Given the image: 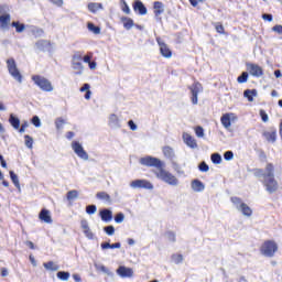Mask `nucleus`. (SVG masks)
I'll return each instance as SVG.
<instances>
[{"instance_id":"f257e3e1","label":"nucleus","mask_w":282,"mask_h":282,"mask_svg":"<svg viewBox=\"0 0 282 282\" xmlns=\"http://www.w3.org/2000/svg\"><path fill=\"white\" fill-rule=\"evenodd\" d=\"M258 173L263 177V185L265 191H268L270 194L276 193L279 191V182L276 178H274V165L268 163L264 172L263 170H258Z\"/></svg>"},{"instance_id":"f03ea898","label":"nucleus","mask_w":282,"mask_h":282,"mask_svg":"<svg viewBox=\"0 0 282 282\" xmlns=\"http://www.w3.org/2000/svg\"><path fill=\"white\" fill-rule=\"evenodd\" d=\"M153 173L158 180H161V182L169 184V186H180V180L176 178L173 173L166 171L164 166H161L159 170H154Z\"/></svg>"},{"instance_id":"7ed1b4c3","label":"nucleus","mask_w":282,"mask_h":282,"mask_svg":"<svg viewBox=\"0 0 282 282\" xmlns=\"http://www.w3.org/2000/svg\"><path fill=\"white\" fill-rule=\"evenodd\" d=\"M12 17L10 15V7L2 4L0 7V30L8 32L12 25Z\"/></svg>"},{"instance_id":"20e7f679","label":"nucleus","mask_w":282,"mask_h":282,"mask_svg":"<svg viewBox=\"0 0 282 282\" xmlns=\"http://www.w3.org/2000/svg\"><path fill=\"white\" fill-rule=\"evenodd\" d=\"M278 250L279 245L274 240H265L260 246V254H262V257H268L269 259H271V257H274Z\"/></svg>"},{"instance_id":"39448f33","label":"nucleus","mask_w":282,"mask_h":282,"mask_svg":"<svg viewBox=\"0 0 282 282\" xmlns=\"http://www.w3.org/2000/svg\"><path fill=\"white\" fill-rule=\"evenodd\" d=\"M231 202L235 208H237V210H239L243 217H252V208H250L248 204L243 203L240 198L237 197H232Z\"/></svg>"},{"instance_id":"423d86ee","label":"nucleus","mask_w":282,"mask_h":282,"mask_svg":"<svg viewBox=\"0 0 282 282\" xmlns=\"http://www.w3.org/2000/svg\"><path fill=\"white\" fill-rule=\"evenodd\" d=\"M238 121H239V117L235 112H226L220 118V122L224 129H226V131H230L232 124H235V122H238Z\"/></svg>"},{"instance_id":"0eeeda50","label":"nucleus","mask_w":282,"mask_h":282,"mask_svg":"<svg viewBox=\"0 0 282 282\" xmlns=\"http://www.w3.org/2000/svg\"><path fill=\"white\" fill-rule=\"evenodd\" d=\"M140 164H142L143 166H154V169H156V171H160V169H162V166H164V162L158 158H153V156H144L141 158L139 160Z\"/></svg>"},{"instance_id":"6e6552de","label":"nucleus","mask_w":282,"mask_h":282,"mask_svg":"<svg viewBox=\"0 0 282 282\" xmlns=\"http://www.w3.org/2000/svg\"><path fill=\"white\" fill-rule=\"evenodd\" d=\"M7 66H8L9 74H11L12 78L18 80V83H23V77L21 76V72L17 67V62L10 58L7 61Z\"/></svg>"},{"instance_id":"1a4fd4ad","label":"nucleus","mask_w":282,"mask_h":282,"mask_svg":"<svg viewBox=\"0 0 282 282\" xmlns=\"http://www.w3.org/2000/svg\"><path fill=\"white\" fill-rule=\"evenodd\" d=\"M33 82L42 91H54V86H52V83L44 77L41 76H33Z\"/></svg>"},{"instance_id":"9d476101","label":"nucleus","mask_w":282,"mask_h":282,"mask_svg":"<svg viewBox=\"0 0 282 282\" xmlns=\"http://www.w3.org/2000/svg\"><path fill=\"white\" fill-rule=\"evenodd\" d=\"M72 149H73L74 153H76V155H78L80 158V160H84L85 162H87V160H89V154H87V152L85 151V149L83 148L80 142L73 141Z\"/></svg>"},{"instance_id":"9b49d317","label":"nucleus","mask_w":282,"mask_h":282,"mask_svg":"<svg viewBox=\"0 0 282 282\" xmlns=\"http://www.w3.org/2000/svg\"><path fill=\"white\" fill-rule=\"evenodd\" d=\"M131 188H145L153 191V184L148 180H134L130 183Z\"/></svg>"},{"instance_id":"f8f14e48","label":"nucleus","mask_w":282,"mask_h":282,"mask_svg":"<svg viewBox=\"0 0 282 282\" xmlns=\"http://www.w3.org/2000/svg\"><path fill=\"white\" fill-rule=\"evenodd\" d=\"M247 72H249L250 76H254L256 78L263 76V68L258 64H247Z\"/></svg>"},{"instance_id":"ddd939ff","label":"nucleus","mask_w":282,"mask_h":282,"mask_svg":"<svg viewBox=\"0 0 282 282\" xmlns=\"http://www.w3.org/2000/svg\"><path fill=\"white\" fill-rule=\"evenodd\" d=\"M80 61H83V55L75 54L73 56V69H75L78 75L83 74V69H85V66H83V63Z\"/></svg>"},{"instance_id":"4468645a","label":"nucleus","mask_w":282,"mask_h":282,"mask_svg":"<svg viewBox=\"0 0 282 282\" xmlns=\"http://www.w3.org/2000/svg\"><path fill=\"white\" fill-rule=\"evenodd\" d=\"M117 274L119 276H121V279H130L131 276H133V269L124 267V265H120L117 269Z\"/></svg>"},{"instance_id":"2eb2a0df","label":"nucleus","mask_w":282,"mask_h":282,"mask_svg":"<svg viewBox=\"0 0 282 282\" xmlns=\"http://www.w3.org/2000/svg\"><path fill=\"white\" fill-rule=\"evenodd\" d=\"M156 41L159 43L160 53L162 54V56H164V58H171V56H173L171 48H169V46L164 42L160 41V39H158Z\"/></svg>"},{"instance_id":"dca6fc26","label":"nucleus","mask_w":282,"mask_h":282,"mask_svg":"<svg viewBox=\"0 0 282 282\" xmlns=\"http://www.w3.org/2000/svg\"><path fill=\"white\" fill-rule=\"evenodd\" d=\"M183 141L189 149H197V140H195L188 132L183 133Z\"/></svg>"},{"instance_id":"f3484780","label":"nucleus","mask_w":282,"mask_h":282,"mask_svg":"<svg viewBox=\"0 0 282 282\" xmlns=\"http://www.w3.org/2000/svg\"><path fill=\"white\" fill-rule=\"evenodd\" d=\"M40 221H44V224H52V214L47 209H42L39 214Z\"/></svg>"},{"instance_id":"a211bd4d","label":"nucleus","mask_w":282,"mask_h":282,"mask_svg":"<svg viewBox=\"0 0 282 282\" xmlns=\"http://www.w3.org/2000/svg\"><path fill=\"white\" fill-rule=\"evenodd\" d=\"M36 47L42 52H50L52 50V43L47 40H40L36 42Z\"/></svg>"},{"instance_id":"6ab92c4d","label":"nucleus","mask_w":282,"mask_h":282,"mask_svg":"<svg viewBox=\"0 0 282 282\" xmlns=\"http://www.w3.org/2000/svg\"><path fill=\"white\" fill-rule=\"evenodd\" d=\"M192 102L193 105H197V94L202 91V84L196 83L192 86Z\"/></svg>"},{"instance_id":"aec40b11","label":"nucleus","mask_w":282,"mask_h":282,"mask_svg":"<svg viewBox=\"0 0 282 282\" xmlns=\"http://www.w3.org/2000/svg\"><path fill=\"white\" fill-rule=\"evenodd\" d=\"M133 10L135 12H139V14H147V7H144V3H142V1L140 0H135L134 3H133Z\"/></svg>"},{"instance_id":"412c9836","label":"nucleus","mask_w":282,"mask_h":282,"mask_svg":"<svg viewBox=\"0 0 282 282\" xmlns=\"http://www.w3.org/2000/svg\"><path fill=\"white\" fill-rule=\"evenodd\" d=\"M154 14L156 17V19H160V17H162V14H164V3L156 1L154 2Z\"/></svg>"},{"instance_id":"4be33fe9","label":"nucleus","mask_w":282,"mask_h":282,"mask_svg":"<svg viewBox=\"0 0 282 282\" xmlns=\"http://www.w3.org/2000/svg\"><path fill=\"white\" fill-rule=\"evenodd\" d=\"M204 188H206V186L204 185V183H202V181L199 180L192 181V191H194L195 193H202Z\"/></svg>"},{"instance_id":"5701e85b","label":"nucleus","mask_w":282,"mask_h":282,"mask_svg":"<svg viewBox=\"0 0 282 282\" xmlns=\"http://www.w3.org/2000/svg\"><path fill=\"white\" fill-rule=\"evenodd\" d=\"M243 96L249 102H254V98L258 96L257 89H247L245 90Z\"/></svg>"},{"instance_id":"b1692460","label":"nucleus","mask_w":282,"mask_h":282,"mask_svg":"<svg viewBox=\"0 0 282 282\" xmlns=\"http://www.w3.org/2000/svg\"><path fill=\"white\" fill-rule=\"evenodd\" d=\"M164 158H167V160H173L175 158V150L171 147H164L162 149Z\"/></svg>"},{"instance_id":"393cba45","label":"nucleus","mask_w":282,"mask_h":282,"mask_svg":"<svg viewBox=\"0 0 282 282\" xmlns=\"http://www.w3.org/2000/svg\"><path fill=\"white\" fill-rule=\"evenodd\" d=\"M100 217L102 221H111L113 219V213L109 209H104L100 212Z\"/></svg>"},{"instance_id":"a878e982","label":"nucleus","mask_w":282,"mask_h":282,"mask_svg":"<svg viewBox=\"0 0 282 282\" xmlns=\"http://www.w3.org/2000/svg\"><path fill=\"white\" fill-rule=\"evenodd\" d=\"M95 268H96L97 272H102L107 276H113V272H111V270H109V268L105 267V264H95Z\"/></svg>"},{"instance_id":"bb28decb","label":"nucleus","mask_w":282,"mask_h":282,"mask_svg":"<svg viewBox=\"0 0 282 282\" xmlns=\"http://www.w3.org/2000/svg\"><path fill=\"white\" fill-rule=\"evenodd\" d=\"M263 135L265 138V140H268V142H276V130L273 131H265L263 132Z\"/></svg>"},{"instance_id":"cd10ccee","label":"nucleus","mask_w":282,"mask_h":282,"mask_svg":"<svg viewBox=\"0 0 282 282\" xmlns=\"http://www.w3.org/2000/svg\"><path fill=\"white\" fill-rule=\"evenodd\" d=\"M88 10L89 12H93V14H96L99 10H102V3H96V2H90L88 3Z\"/></svg>"},{"instance_id":"c85d7f7f","label":"nucleus","mask_w":282,"mask_h":282,"mask_svg":"<svg viewBox=\"0 0 282 282\" xmlns=\"http://www.w3.org/2000/svg\"><path fill=\"white\" fill-rule=\"evenodd\" d=\"M121 23H123V28L126 30H131V28H133V25H134L133 19L127 18V17L121 18Z\"/></svg>"},{"instance_id":"c756f323","label":"nucleus","mask_w":282,"mask_h":282,"mask_svg":"<svg viewBox=\"0 0 282 282\" xmlns=\"http://www.w3.org/2000/svg\"><path fill=\"white\" fill-rule=\"evenodd\" d=\"M11 28H15V32H18V34H21V32H25V24L19 21H13L11 23Z\"/></svg>"},{"instance_id":"7c9ffc66","label":"nucleus","mask_w":282,"mask_h":282,"mask_svg":"<svg viewBox=\"0 0 282 282\" xmlns=\"http://www.w3.org/2000/svg\"><path fill=\"white\" fill-rule=\"evenodd\" d=\"M43 267L45 270H50L51 272H57L58 270V264H56L54 261L45 262Z\"/></svg>"},{"instance_id":"2f4dec72","label":"nucleus","mask_w":282,"mask_h":282,"mask_svg":"<svg viewBox=\"0 0 282 282\" xmlns=\"http://www.w3.org/2000/svg\"><path fill=\"white\" fill-rule=\"evenodd\" d=\"M109 126L119 128L120 127V119L116 115H110L109 117Z\"/></svg>"},{"instance_id":"473e14b6","label":"nucleus","mask_w":282,"mask_h":282,"mask_svg":"<svg viewBox=\"0 0 282 282\" xmlns=\"http://www.w3.org/2000/svg\"><path fill=\"white\" fill-rule=\"evenodd\" d=\"M9 122L13 127V129H19V127L21 124V120H19V118H17L12 113L10 115Z\"/></svg>"},{"instance_id":"72a5a7b5","label":"nucleus","mask_w":282,"mask_h":282,"mask_svg":"<svg viewBox=\"0 0 282 282\" xmlns=\"http://www.w3.org/2000/svg\"><path fill=\"white\" fill-rule=\"evenodd\" d=\"M171 261H172V263L180 265V263H182V261H184V256H182V253H174L171 257Z\"/></svg>"},{"instance_id":"f704fd0d","label":"nucleus","mask_w":282,"mask_h":282,"mask_svg":"<svg viewBox=\"0 0 282 282\" xmlns=\"http://www.w3.org/2000/svg\"><path fill=\"white\" fill-rule=\"evenodd\" d=\"M10 177H11V181L13 182L14 186L19 191H21V184L19 183V176L13 171H10Z\"/></svg>"},{"instance_id":"c9c22d12","label":"nucleus","mask_w":282,"mask_h":282,"mask_svg":"<svg viewBox=\"0 0 282 282\" xmlns=\"http://www.w3.org/2000/svg\"><path fill=\"white\" fill-rule=\"evenodd\" d=\"M120 8L124 14H131V9L129 8V4H127V1L120 0Z\"/></svg>"},{"instance_id":"e433bc0d","label":"nucleus","mask_w":282,"mask_h":282,"mask_svg":"<svg viewBox=\"0 0 282 282\" xmlns=\"http://www.w3.org/2000/svg\"><path fill=\"white\" fill-rule=\"evenodd\" d=\"M87 28L89 32H93V34H100V26H95L94 23L88 22Z\"/></svg>"},{"instance_id":"4c0bfd02","label":"nucleus","mask_w":282,"mask_h":282,"mask_svg":"<svg viewBox=\"0 0 282 282\" xmlns=\"http://www.w3.org/2000/svg\"><path fill=\"white\" fill-rule=\"evenodd\" d=\"M68 202H74V199H78V191L73 189L67 193Z\"/></svg>"},{"instance_id":"58836bf2","label":"nucleus","mask_w":282,"mask_h":282,"mask_svg":"<svg viewBox=\"0 0 282 282\" xmlns=\"http://www.w3.org/2000/svg\"><path fill=\"white\" fill-rule=\"evenodd\" d=\"M57 279L61 281H69V272L59 271L57 272Z\"/></svg>"},{"instance_id":"ea45409f","label":"nucleus","mask_w":282,"mask_h":282,"mask_svg":"<svg viewBox=\"0 0 282 282\" xmlns=\"http://www.w3.org/2000/svg\"><path fill=\"white\" fill-rule=\"evenodd\" d=\"M97 198L98 199H104V202H109L111 203V196H109V194L101 192V193H97Z\"/></svg>"},{"instance_id":"a19ab883","label":"nucleus","mask_w":282,"mask_h":282,"mask_svg":"<svg viewBox=\"0 0 282 282\" xmlns=\"http://www.w3.org/2000/svg\"><path fill=\"white\" fill-rule=\"evenodd\" d=\"M212 162L213 164H221V154L219 153L212 154Z\"/></svg>"},{"instance_id":"79ce46f5","label":"nucleus","mask_w":282,"mask_h":282,"mask_svg":"<svg viewBox=\"0 0 282 282\" xmlns=\"http://www.w3.org/2000/svg\"><path fill=\"white\" fill-rule=\"evenodd\" d=\"M64 124H65V119L57 118L55 120V126H56L57 131H61V129H63Z\"/></svg>"},{"instance_id":"37998d69","label":"nucleus","mask_w":282,"mask_h":282,"mask_svg":"<svg viewBox=\"0 0 282 282\" xmlns=\"http://www.w3.org/2000/svg\"><path fill=\"white\" fill-rule=\"evenodd\" d=\"M237 80H238V83H240V84L248 83V73H247V72H243V73L241 74V76H239V77L237 78Z\"/></svg>"},{"instance_id":"c03bdc74","label":"nucleus","mask_w":282,"mask_h":282,"mask_svg":"<svg viewBox=\"0 0 282 282\" xmlns=\"http://www.w3.org/2000/svg\"><path fill=\"white\" fill-rule=\"evenodd\" d=\"M25 147H28V149H32V144H34V139H32L30 135H25Z\"/></svg>"},{"instance_id":"a18cd8bd","label":"nucleus","mask_w":282,"mask_h":282,"mask_svg":"<svg viewBox=\"0 0 282 282\" xmlns=\"http://www.w3.org/2000/svg\"><path fill=\"white\" fill-rule=\"evenodd\" d=\"M87 215H95L96 213V205H89L86 207Z\"/></svg>"},{"instance_id":"49530a36","label":"nucleus","mask_w":282,"mask_h":282,"mask_svg":"<svg viewBox=\"0 0 282 282\" xmlns=\"http://www.w3.org/2000/svg\"><path fill=\"white\" fill-rule=\"evenodd\" d=\"M32 124H34V127H36L37 129L41 128V119L39 118V116H34L32 118Z\"/></svg>"},{"instance_id":"de8ad7c7","label":"nucleus","mask_w":282,"mask_h":282,"mask_svg":"<svg viewBox=\"0 0 282 282\" xmlns=\"http://www.w3.org/2000/svg\"><path fill=\"white\" fill-rule=\"evenodd\" d=\"M115 221L116 224H122V221H124V214L122 213L117 214V216L115 217Z\"/></svg>"},{"instance_id":"09e8293b","label":"nucleus","mask_w":282,"mask_h":282,"mask_svg":"<svg viewBox=\"0 0 282 282\" xmlns=\"http://www.w3.org/2000/svg\"><path fill=\"white\" fill-rule=\"evenodd\" d=\"M195 133H196V135H197V138H204V128H202V127H196L195 128Z\"/></svg>"},{"instance_id":"8fccbe9b","label":"nucleus","mask_w":282,"mask_h":282,"mask_svg":"<svg viewBox=\"0 0 282 282\" xmlns=\"http://www.w3.org/2000/svg\"><path fill=\"white\" fill-rule=\"evenodd\" d=\"M260 117L262 122H268L270 120V117H268V113L265 112V110H260Z\"/></svg>"},{"instance_id":"3c124183","label":"nucleus","mask_w":282,"mask_h":282,"mask_svg":"<svg viewBox=\"0 0 282 282\" xmlns=\"http://www.w3.org/2000/svg\"><path fill=\"white\" fill-rule=\"evenodd\" d=\"M165 238L169 240V241H175V232H173V231H167L166 234H165Z\"/></svg>"},{"instance_id":"603ef678","label":"nucleus","mask_w":282,"mask_h":282,"mask_svg":"<svg viewBox=\"0 0 282 282\" xmlns=\"http://www.w3.org/2000/svg\"><path fill=\"white\" fill-rule=\"evenodd\" d=\"M83 232L87 237V239H94V232L91 231V228L85 229Z\"/></svg>"},{"instance_id":"864d4df0","label":"nucleus","mask_w":282,"mask_h":282,"mask_svg":"<svg viewBox=\"0 0 282 282\" xmlns=\"http://www.w3.org/2000/svg\"><path fill=\"white\" fill-rule=\"evenodd\" d=\"M80 227H82L83 231L89 230V223L86 219H83L80 221Z\"/></svg>"},{"instance_id":"5fc2aeb1","label":"nucleus","mask_w":282,"mask_h":282,"mask_svg":"<svg viewBox=\"0 0 282 282\" xmlns=\"http://www.w3.org/2000/svg\"><path fill=\"white\" fill-rule=\"evenodd\" d=\"M208 164H206V162H202L199 164V171H202L203 173H208Z\"/></svg>"},{"instance_id":"6e6d98bb","label":"nucleus","mask_w":282,"mask_h":282,"mask_svg":"<svg viewBox=\"0 0 282 282\" xmlns=\"http://www.w3.org/2000/svg\"><path fill=\"white\" fill-rule=\"evenodd\" d=\"M104 230H105V232H107L110 236L116 232V228H113V226L105 227Z\"/></svg>"},{"instance_id":"4d7b16f0","label":"nucleus","mask_w":282,"mask_h":282,"mask_svg":"<svg viewBox=\"0 0 282 282\" xmlns=\"http://www.w3.org/2000/svg\"><path fill=\"white\" fill-rule=\"evenodd\" d=\"M224 158L225 160L230 161L235 158V154L232 153V151H227L225 152Z\"/></svg>"},{"instance_id":"13d9d810","label":"nucleus","mask_w":282,"mask_h":282,"mask_svg":"<svg viewBox=\"0 0 282 282\" xmlns=\"http://www.w3.org/2000/svg\"><path fill=\"white\" fill-rule=\"evenodd\" d=\"M172 169H174L176 173H182V167H180V164H177L175 161H172Z\"/></svg>"},{"instance_id":"bf43d9fd","label":"nucleus","mask_w":282,"mask_h":282,"mask_svg":"<svg viewBox=\"0 0 282 282\" xmlns=\"http://www.w3.org/2000/svg\"><path fill=\"white\" fill-rule=\"evenodd\" d=\"M273 32H276V34H281L282 36V25H275L272 28Z\"/></svg>"},{"instance_id":"052dcab7","label":"nucleus","mask_w":282,"mask_h":282,"mask_svg":"<svg viewBox=\"0 0 282 282\" xmlns=\"http://www.w3.org/2000/svg\"><path fill=\"white\" fill-rule=\"evenodd\" d=\"M128 124H129L131 131H138V126L133 122V120H130L128 122Z\"/></svg>"},{"instance_id":"680f3d73","label":"nucleus","mask_w":282,"mask_h":282,"mask_svg":"<svg viewBox=\"0 0 282 282\" xmlns=\"http://www.w3.org/2000/svg\"><path fill=\"white\" fill-rule=\"evenodd\" d=\"M204 0H189L191 6H193V8H197V6H199V3H203Z\"/></svg>"},{"instance_id":"e2e57ef3","label":"nucleus","mask_w":282,"mask_h":282,"mask_svg":"<svg viewBox=\"0 0 282 282\" xmlns=\"http://www.w3.org/2000/svg\"><path fill=\"white\" fill-rule=\"evenodd\" d=\"M216 31L218 32V34H224V25L216 24Z\"/></svg>"},{"instance_id":"0e129e2a","label":"nucleus","mask_w":282,"mask_h":282,"mask_svg":"<svg viewBox=\"0 0 282 282\" xmlns=\"http://www.w3.org/2000/svg\"><path fill=\"white\" fill-rule=\"evenodd\" d=\"M90 87L89 84H84L83 87L79 89V91H89L90 90Z\"/></svg>"},{"instance_id":"69168bd1","label":"nucleus","mask_w":282,"mask_h":282,"mask_svg":"<svg viewBox=\"0 0 282 282\" xmlns=\"http://www.w3.org/2000/svg\"><path fill=\"white\" fill-rule=\"evenodd\" d=\"M51 3H54L55 6H58V8H61V6H63V0H50Z\"/></svg>"},{"instance_id":"338daca9","label":"nucleus","mask_w":282,"mask_h":282,"mask_svg":"<svg viewBox=\"0 0 282 282\" xmlns=\"http://www.w3.org/2000/svg\"><path fill=\"white\" fill-rule=\"evenodd\" d=\"M262 19H263L264 21L272 22V14H263V15H262Z\"/></svg>"},{"instance_id":"774afa93","label":"nucleus","mask_w":282,"mask_h":282,"mask_svg":"<svg viewBox=\"0 0 282 282\" xmlns=\"http://www.w3.org/2000/svg\"><path fill=\"white\" fill-rule=\"evenodd\" d=\"M89 69H96L98 67V64H96V62H90L89 64Z\"/></svg>"}]
</instances>
